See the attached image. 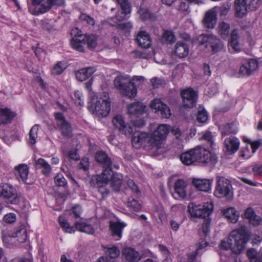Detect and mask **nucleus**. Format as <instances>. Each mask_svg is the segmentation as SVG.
Returning <instances> with one entry per match:
<instances>
[{
    "instance_id": "42",
    "label": "nucleus",
    "mask_w": 262,
    "mask_h": 262,
    "mask_svg": "<svg viewBox=\"0 0 262 262\" xmlns=\"http://www.w3.org/2000/svg\"><path fill=\"white\" fill-rule=\"evenodd\" d=\"M176 40V37L173 33L169 30H166L162 35V41L167 44H172Z\"/></svg>"
},
{
    "instance_id": "33",
    "label": "nucleus",
    "mask_w": 262,
    "mask_h": 262,
    "mask_svg": "<svg viewBox=\"0 0 262 262\" xmlns=\"http://www.w3.org/2000/svg\"><path fill=\"white\" fill-rule=\"evenodd\" d=\"M245 217L249 220V222L253 226H258L261 222V218L256 215L254 209L251 207H249L246 209L244 213Z\"/></svg>"
},
{
    "instance_id": "47",
    "label": "nucleus",
    "mask_w": 262,
    "mask_h": 262,
    "mask_svg": "<svg viewBox=\"0 0 262 262\" xmlns=\"http://www.w3.org/2000/svg\"><path fill=\"white\" fill-rule=\"evenodd\" d=\"M118 4L120 6L122 10L130 12L131 7L128 0H116Z\"/></svg>"
},
{
    "instance_id": "54",
    "label": "nucleus",
    "mask_w": 262,
    "mask_h": 262,
    "mask_svg": "<svg viewBox=\"0 0 262 262\" xmlns=\"http://www.w3.org/2000/svg\"><path fill=\"white\" fill-rule=\"evenodd\" d=\"M59 222L60 226L65 229L66 232L71 233L73 231V228L69 226L66 220L61 216L59 217Z\"/></svg>"
},
{
    "instance_id": "18",
    "label": "nucleus",
    "mask_w": 262,
    "mask_h": 262,
    "mask_svg": "<svg viewBox=\"0 0 262 262\" xmlns=\"http://www.w3.org/2000/svg\"><path fill=\"white\" fill-rule=\"evenodd\" d=\"M102 247L105 254V258H107L110 262H114L115 259L120 255V250L116 246L107 245L102 246Z\"/></svg>"
},
{
    "instance_id": "3",
    "label": "nucleus",
    "mask_w": 262,
    "mask_h": 262,
    "mask_svg": "<svg viewBox=\"0 0 262 262\" xmlns=\"http://www.w3.org/2000/svg\"><path fill=\"white\" fill-rule=\"evenodd\" d=\"M90 111L99 118L106 117L111 110V101L107 93L102 97H97L93 99L89 106Z\"/></svg>"
},
{
    "instance_id": "30",
    "label": "nucleus",
    "mask_w": 262,
    "mask_h": 262,
    "mask_svg": "<svg viewBox=\"0 0 262 262\" xmlns=\"http://www.w3.org/2000/svg\"><path fill=\"white\" fill-rule=\"evenodd\" d=\"M113 124L116 128L122 131L132 130L133 128L128 124L125 123L121 115L116 116L113 119Z\"/></svg>"
},
{
    "instance_id": "5",
    "label": "nucleus",
    "mask_w": 262,
    "mask_h": 262,
    "mask_svg": "<svg viewBox=\"0 0 262 262\" xmlns=\"http://www.w3.org/2000/svg\"><path fill=\"white\" fill-rule=\"evenodd\" d=\"M214 195L220 198H225L228 200H232L233 191L231 182L225 177H217Z\"/></svg>"
},
{
    "instance_id": "59",
    "label": "nucleus",
    "mask_w": 262,
    "mask_h": 262,
    "mask_svg": "<svg viewBox=\"0 0 262 262\" xmlns=\"http://www.w3.org/2000/svg\"><path fill=\"white\" fill-rule=\"evenodd\" d=\"M220 129H223L225 131L229 130H236L237 129V126L235 122L231 123H228L225 125H222L219 127Z\"/></svg>"
},
{
    "instance_id": "49",
    "label": "nucleus",
    "mask_w": 262,
    "mask_h": 262,
    "mask_svg": "<svg viewBox=\"0 0 262 262\" xmlns=\"http://www.w3.org/2000/svg\"><path fill=\"white\" fill-rule=\"evenodd\" d=\"M54 181L56 186L58 187H64L67 183L65 178L61 174H58L55 177Z\"/></svg>"
},
{
    "instance_id": "62",
    "label": "nucleus",
    "mask_w": 262,
    "mask_h": 262,
    "mask_svg": "<svg viewBox=\"0 0 262 262\" xmlns=\"http://www.w3.org/2000/svg\"><path fill=\"white\" fill-rule=\"evenodd\" d=\"M80 19L81 20L86 21L89 25H94L95 22H94V19L92 18H91V17H90L89 16H88L85 14H81L80 16Z\"/></svg>"
},
{
    "instance_id": "46",
    "label": "nucleus",
    "mask_w": 262,
    "mask_h": 262,
    "mask_svg": "<svg viewBox=\"0 0 262 262\" xmlns=\"http://www.w3.org/2000/svg\"><path fill=\"white\" fill-rule=\"evenodd\" d=\"M153 131H179L178 129L174 130L171 127L167 124H160L157 127L156 125H151Z\"/></svg>"
},
{
    "instance_id": "56",
    "label": "nucleus",
    "mask_w": 262,
    "mask_h": 262,
    "mask_svg": "<svg viewBox=\"0 0 262 262\" xmlns=\"http://www.w3.org/2000/svg\"><path fill=\"white\" fill-rule=\"evenodd\" d=\"M89 159L88 158H83L82 159L79 165H78V168L79 169H83L84 171H86L89 169Z\"/></svg>"
},
{
    "instance_id": "34",
    "label": "nucleus",
    "mask_w": 262,
    "mask_h": 262,
    "mask_svg": "<svg viewBox=\"0 0 262 262\" xmlns=\"http://www.w3.org/2000/svg\"><path fill=\"white\" fill-rule=\"evenodd\" d=\"M110 229L111 235L115 238V240H118L122 237V231L124 226L123 224L119 222H110Z\"/></svg>"
},
{
    "instance_id": "36",
    "label": "nucleus",
    "mask_w": 262,
    "mask_h": 262,
    "mask_svg": "<svg viewBox=\"0 0 262 262\" xmlns=\"http://www.w3.org/2000/svg\"><path fill=\"white\" fill-rule=\"evenodd\" d=\"M15 169L16 171L15 175L17 177H19L23 182L27 183V180L29 173V168L28 166L26 164H20L16 167Z\"/></svg>"
},
{
    "instance_id": "13",
    "label": "nucleus",
    "mask_w": 262,
    "mask_h": 262,
    "mask_svg": "<svg viewBox=\"0 0 262 262\" xmlns=\"http://www.w3.org/2000/svg\"><path fill=\"white\" fill-rule=\"evenodd\" d=\"M150 107L160 114L162 118H169L171 114L169 107L163 103L160 99H155L150 103Z\"/></svg>"
},
{
    "instance_id": "40",
    "label": "nucleus",
    "mask_w": 262,
    "mask_h": 262,
    "mask_svg": "<svg viewBox=\"0 0 262 262\" xmlns=\"http://www.w3.org/2000/svg\"><path fill=\"white\" fill-rule=\"evenodd\" d=\"M35 168L36 169L42 168V173L46 175L48 174L51 170L50 165L42 158H39L36 161Z\"/></svg>"
},
{
    "instance_id": "7",
    "label": "nucleus",
    "mask_w": 262,
    "mask_h": 262,
    "mask_svg": "<svg viewBox=\"0 0 262 262\" xmlns=\"http://www.w3.org/2000/svg\"><path fill=\"white\" fill-rule=\"evenodd\" d=\"M195 148V154L197 162L204 164L215 163L217 161L216 155L202 146H196Z\"/></svg>"
},
{
    "instance_id": "57",
    "label": "nucleus",
    "mask_w": 262,
    "mask_h": 262,
    "mask_svg": "<svg viewBox=\"0 0 262 262\" xmlns=\"http://www.w3.org/2000/svg\"><path fill=\"white\" fill-rule=\"evenodd\" d=\"M127 185L129 188H130L132 190L137 194L140 193V191L137 185V184L131 179H129L127 181Z\"/></svg>"
},
{
    "instance_id": "29",
    "label": "nucleus",
    "mask_w": 262,
    "mask_h": 262,
    "mask_svg": "<svg viewBox=\"0 0 262 262\" xmlns=\"http://www.w3.org/2000/svg\"><path fill=\"white\" fill-rule=\"evenodd\" d=\"M194 154L195 148L191 149L187 152L182 154L180 156V160L184 164L190 165L197 162Z\"/></svg>"
},
{
    "instance_id": "31",
    "label": "nucleus",
    "mask_w": 262,
    "mask_h": 262,
    "mask_svg": "<svg viewBox=\"0 0 262 262\" xmlns=\"http://www.w3.org/2000/svg\"><path fill=\"white\" fill-rule=\"evenodd\" d=\"M95 71L96 69L94 67H88L78 70L75 75L78 80L83 81L91 77Z\"/></svg>"
},
{
    "instance_id": "50",
    "label": "nucleus",
    "mask_w": 262,
    "mask_h": 262,
    "mask_svg": "<svg viewBox=\"0 0 262 262\" xmlns=\"http://www.w3.org/2000/svg\"><path fill=\"white\" fill-rule=\"evenodd\" d=\"M150 83L154 88H158L164 85L165 84V81L161 78L154 77L150 79Z\"/></svg>"
},
{
    "instance_id": "48",
    "label": "nucleus",
    "mask_w": 262,
    "mask_h": 262,
    "mask_svg": "<svg viewBox=\"0 0 262 262\" xmlns=\"http://www.w3.org/2000/svg\"><path fill=\"white\" fill-rule=\"evenodd\" d=\"M128 206L132 208L134 211H138L141 208V206L138 201L133 199H129L127 202Z\"/></svg>"
},
{
    "instance_id": "11",
    "label": "nucleus",
    "mask_w": 262,
    "mask_h": 262,
    "mask_svg": "<svg viewBox=\"0 0 262 262\" xmlns=\"http://www.w3.org/2000/svg\"><path fill=\"white\" fill-rule=\"evenodd\" d=\"M183 98V105L185 108H191L196 103L197 95L192 89L184 90L181 92Z\"/></svg>"
},
{
    "instance_id": "8",
    "label": "nucleus",
    "mask_w": 262,
    "mask_h": 262,
    "mask_svg": "<svg viewBox=\"0 0 262 262\" xmlns=\"http://www.w3.org/2000/svg\"><path fill=\"white\" fill-rule=\"evenodd\" d=\"M189 211L191 215L205 219L212 213L213 209L212 204L205 203L203 205H193L190 208L188 206Z\"/></svg>"
},
{
    "instance_id": "63",
    "label": "nucleus",
    "mask_w": 262,
    "mask_h": 262,
    "mask_svg": "<svg viewBox=\"0 0 262 262\" xmlns=\"http://www.w3.org/2000/svg\"><path fill=\"white\" fill-rule=\"evenodd\" d=\"M253 171L254 174L262 176V164L255 165L253 167Z\"/></svg>"
},
{
    "instance_id": "41",
    "label": "nucleus",
    "mask_w": 262,
    "mask_h": 262,
    "mask_svg": "<svg viewBox=\"0 0 262 262\" xmlns=\"http://www.w3.org/2000/svg\"><path fill=\"white\" fill-rule=\"evenodd\" d=\"M229 31L230 25L229 24L223 21L219 25L218 32L222 38L226 39L227 38Z\"/></svg>"
},
{
    "instance_id": "52",
    "label": "nucleus",
    "mask_w": 262,
    "mask_h": 262,
    "mask_svg": "<svg viewBox=\"0 0 262 262\" xmlns=\"http://www.w3.org/2000/svg\"><path fill=\"white\" fill-rule=\"evenodd\" d=\"M207 119L208 115L207 112L204 110V108L198 111L196 118L198 122L204 123L207 121Z\"/></svg>"
},
{
    "instance_id": "14",
    "label": "nucleus",
    "mask_w": 262,
    "mask_h": 262,
    "mask_svg": "<svg viewBox=\"0 0 262 262\" xmlns=\"http://www.w3.org/2000/svg\"><path fill=\"white\" fill-rule=\"evenodd\" d=\"M203 41L206 45L211 48L212 51L216 53L222 50L224 47L223 42L220 39L213 35H204Z\"/></svg>"
},
{
    "instance_id": "25",
    "label": "nucleus",
    "mask_w": 262,
    "mask_h": 262,
    "mask_svg": "<svg viewBox=\"0 0 262 262\" xmlns=\"http://www.w3.org/2000/svg\"><path fill=\"white\" fill-rule=\"evenodd\" d=\"M239 34L237 29H233L230 34V40L228 42L229 47L234 51H240V45L239 43Z\"/></svg>"
},
{
    "instance_id": "39",
    "label": "nucleus",
    "mask_w": 262,
    "mask_h": 262,
    "mask_svg": "<svg viewBox=\"0 0 262 262\" xmlns=\"http://www.w3.org/2000/svg\"><path fill=\"white\" fill-rule=\"evenodd\" d=\"M223 214L232 223H235L237 221L239 215L238 212L233 207L225 209L223 211Z\"/></svg>"
},
{
    "instance_id": "58",
    "label": "nucleus",
    "mask_w": 262,
    "mask_h": 262,
    "mask_svg": "<svg viewBox=\"0 0 262 262\" xmlns=\"http://www.w3.org/2000/svg\"><path fill=\"white\" fill-rule=\"evenodd\" d=\"M233 246L232 242L229 241V238L227 242L222 240L220 245L222 249L227 250L230 249L232 251Z\"/></svg>"
},
{
    "instance_id": "6",
    "label": "nucleus",
    "mask_w": 262,
    "mask_h": 262,
    "mask_svg": "<svg viewBox=\"0 0 262 262\" xmlns=\"http://www.w3.org/2000/svg\"><path fill=\"white\" fill-rule=\"evenodd\" d=\"M112 174L104 175V174H101L93 176L90 181L91 186L98 188V191L102 195L101 199L102 200L106 198L110 193V190L106 188V186Z\"/></svg>"
},
{
    "instance_id": "28",
    "label": "nucleus",
    "mask_w": 262,
    "mask_h": 262,
    "mask_svg": "<svg viewBox=\"0 0 262 262\" xmlns=\"http://www.w3.org/2000/svg\"><path fill=\"white\" fill-rule=\"evenodd\" d=\"M78 40L81 41V45L83 47V45H86L90 49L95 48L97 45V37L94 34L81 36Z\"/></svg>"
},
{
    "instance_id": "24",
    "label": "nucleus",
    "mask_w": 262,
    "mask_h": 262,
    "mask_svg": "<svg viewBox=\"0 0 262 262\" xmlns=\"http://www.w3.org/2000/svg\"><path fill=\"white\" fill-rule=\"evenodd\" d=\"M226 151L229 154H233L239 148V141L235 137H230L225 139L224 141Z\"/></svg>"
},
{
    "instance_id": "64",
    "label": "nucleus",
    "mask_w": 262,
    "mask_h": 262,
    "mask_svg": "<svg viewBox=\"0 0 262 262\" xmlns=\"http://www.w3.org/2000/svg\"><path fill=\"white\" fill-rule=\"evenodd\" d=\"M130 13V12H125V11L121 10L120 12H119L116 14V17L118 21H121L124 20L126 17L127 14H129Z\"/></svg>"
},
{
    "instance_id": "51",
    "label": "nucleus",
    "mask_w": 262,
    "mask_h": 262,
    "mask_svg": "<svg viewBox=\"0 0 262 262\" xmlns=\"http://www.w3.org/2000/svg\"><path fill=\"white\" fill-rule=\"evenodd\" d=\"M200 140L206 141L210 147H212L214 144L213 136L211 132H205V133L200 138Z\"/></svg>"
},
{
    "instance_id": "16",
    "label": "nucleus",
    "mask_w": 262,
    "mask_h": 262,
    "mask_svg": "<svg viewBox=\"0 0 262 262\" xmlns=\"http://www.w3.org/2000/svg\"><path fill=\"white\" fill-rule=\"evenodd\" d=\"M8 237L17 238V240L20 242H25L27 238V230L24 225H21L17 228L15 229L13 233H9L8 234ZM7 237L6 235H3V238L6 239Z\"/></svg>"
},
{
    "instance_id": "35",
    "label": "nucleus",
    "mask_w": 262,
    "mask_h": 262,
    "mask_svg": "<svg viewBox=\"0 0 262 262\" xmlns=\"http://www.w3.org/2000/svg\"><path fill=\"white\" fill-rule=\"evenodd\" d=\"M247 0H235V7L236 15L243 17L246 15L249 6L246 3Z\"/></svg>"
},
{
    "instance_id": "44",
    "label": "nucleus",
    "mask_w": 262,
    "mask_h": 262,
    "mask_svg": "<svg viewBox=\"0 0 262 262\" xmlns=\"http://www.w3.org/2000/svg\"><path fill=\"white\" fill-rule=\"evenodd\" d=\"M113 174L114 173L112 171L111 177L110 178L111 180V186L114 191H119L121 186L122 181L121 179L113 176Z\"/></svg>"
},
{
    "instance_id": "12",
    "label": "nucleus",
    "mask_w": 262,
    "mask_h": 262,
    "mask_svg": "<svg viewBox=\"0 0 262 262\" xmlns=\"http://www.w3.org/2000/svg\"><path fill=\"white\" fill-rule=\"evenodd\" d=\"M258 68V62L253 59H250L243 63L240 67L238 75L239 76H249Z\"/></svg>"
},
{
    "instance_id": "32",
    "label": "nucleus",
    "mask_w": 262,
    "mask_h": 262,
    "mask_svg": "<svg viewBox=\"0 0 262 262\" xmlns=\"http://www.w3.org/2000/svg\"><path fill=\"white\" fill-rule=\"evenodd\" d=\"M175 193L178 196L182 199L186 197V184L185 182L182 179H178L174 183V186Z\"/></svg>"
},
{
    "instance_id": "10",
    "label": "nucleus",
    "mask_w": 262,
    "mask_h": 262,
    "mask_svg": "<svg viewBox=\"0 0 262 262\" xmlns=\"http://www.w3.org/2000/svg\"><path fill=\"white\" fill-rule=\"evenodd\" d=\"M0 196L7 199L11 204H17L19 201L15 189L8 184L0 185Z\"/></svg>"
},
{
    "instance_id": "60",
    "label": "nucleus",
    "mask_w": 262,
    "mask_h": 262,
    "mask_svg": "<svg viewBox=\"0 0 262 262\" xmlns=\"http://www.w3.org/2000/svg\"><path fill=\"white\" fill-rule=\"evenodd\" d=\"M4 220L7 223H13L16 220V215L13 213H8L4 216Z\"/></svg>"
},
{
    "instance_id": "15",
    "label": "nucleus",
    "mask_w": 262,
    "mask_h": 262,
    "mask_svg": "<svg viewBox=\"0 0 262 262\" xmlns=\"http://www.w3.org/2000/svg\"><path fill=\"white\" fill-rule=\"evenodd\" d=\"M71 35L72 36V39L71 42V46L75 50L83 52L84 51V47L81 45V41H79L80 37L84 36V34H82L81 31L78 28H75L71 30Z\"/></svg>"
},
{
    "instance_id": "45",
    "label": "nucleus",
    "mask_w": 262,
    "mask_h": 262,
    "mask_svg": "<svg viewBox=\"0 0 262 262\" xmlns=\"http://www.w3.org/2000/svg\"><path fill=\"white\" fill-rule=\"evenodd\" d=\"M138 12L140 15V18L143 20H146L151 17L149 10L142 6H140Z\"/></svg>"
},
{
    "instance_id": "1",
    "label": "nucleus",
    "mask_w": 262,
    "mask_h": 262,
    "mask_svg": "<svg viewBox=\"0 0 262 262\" xmlns=\"http://www.w3.org/2000/svg\"><path fill=\"white\" fill-rule=\"evenodd\" d=\"M168 132H133L132 143L137 148L142 145L153 156L163 151Z\"/></svg>"
},
{
    "instance_id": "61",
    "label": "nucleus",
    "mask_w": 262,
    "mask_h": 262,
    "mask_svg": "<svg viewBox=\"0 0 262 262\" xmlns=\"http://www.w3.org/2000/svg\"><path fill=\"white\" fill-rule=\"evenodd\" d=\"M230 5L228 3L224 4L220 7V14L225 15L230 10Z\"/></svg>"
},
{
    "instance_id": "23",
    "label": "nucleus",
    "mask_w": 262,
    "mask_h": 262,
    "mask_svg": "<svg viewBox=\"0 0 262 262\" xmlns=\"http://www.w3.org/2000/svg\"><path fill=\"white\" fill-rule=\"evenodd\" d=\"M216 13L213 10L207 11L203 19V24L205 27L208 29H212L216 23Z\"/></svg>"
},
{
    "instance_id": "19",
    "label": "nucleus",
    "mask_w": 262,
    "mask_h": 262,
    "mask_svg": "<svg viewBox=\"0 0 262 262\" xmlns=\"http://www.w3.org/2000/svg\"><path fill=\"white\" fill-rule=\"evenodd\" d=\"M189 52L187 44L184 41H179L174 47V53L179 58L187 57Z\"/></svg>"
},
{
    "instance_id": "9",
    "label": "nucleus",
    "mask_w": 262,
    "mask_h": 262,
    "mask_svg": "<svg viewBox=\"0 0 262 262\" xmlns=\"http://www.w3.org/2000/svg\"><path fill=\"white\" fill-rule=\"evenodd\" d=\"M95 159L97 163L103 167L101 174L110 175L112 174V161L111 159L104 151L101 150L96 152Z\"/></svg>"
},
{
    "instance_id": "55",
    "label": "nucleus",
    "mask_w": 262,
    "mask_h": 262,
    "mask_svg": "<svg viewBox=\"0 0 262 262\" xmlns=\"http://www.w3.org/2000/svg\"><path fill=\"white\" fill-rule=\"evenodd\" d=\"M81 94L79 91L75 92L74 94V96L73 97V100H74L75 103L76 105L79 106H82L83 104V102L81 99Z\"/></svg>"
},
{
    "instance_id": "26",
    "label": "nucleus",
    "mask_w": 262,
    "mask_h": 262,
    "mask_svg": "<svg viewBox=\"0 0 262 262\" xmlns=\"http://www.w3.org/2000/svg\"><path fill=\"white\" fill-rule=\"evenodd\" d=\"M16 113L9 108L0 109V124H6L11 122Z\"/></svg>"
},
{
    "instance_id": "20",
    "label": "nucleus",
    "mask_w": 262,
    "mask_h": 262,
    "mask_svg": "<svg viewBox=\"0 0 262 262\" xmlns=\"http://www.w3.org/2000/svg\"><path fill=\"white\" fill-rule=\"evenodd\" d=\"M122 254L127 262H138L141 258L139 253L132 248H124Z\"/></svg>"
},
{
    "instance_id": "38",
    "label": "nucleus",
    "mask_w": 262,
    "mask_h": 262,
    "mask_svg": "<svg viewBox=\"0 0 262 262\" xmlns=\"http://www.w3.org/2000/svg\"><path fill=\"white\" fill-rule=\"evenodd\" d=\"M76 230L85 233L93 235L95 233V229L92 225L84 222H76L75 223Z\"/></svg>"
},
{
    "instance_id": "43",
    "label": "nucleus",
    "mask_w": 262,
    "mask_h": 262,
    "mask_svg": "<svg viewBox=\"0 0 262 262\" xmlns=\"http://www.w3.org/2000/svg\"><path fill=\"white\" fill-rule=\"evenodd\" d=\"M67 65L66 63L59 61L53 68L52 74L54 75H58L61 74L63 71L67 68Z\"/></svg>"
},
{
    "instance_id": "2",
    "label": "nucleus",
    "mask_w": 262,
    "mask_h": 262,
    "mask_svg": "<svg viewBox=\"0 0 262 262\" xmlns=\"http://www.w3.org/2000/svg\"><path fill=\"white\" fill-rule=\"evenodd\" d=\"M250 235L245 226H241L233 230L229 235V241L232 242V252L235 254H239L246 248L249 240Z\"/></svg>"
},
{
    "instance_id": "27",
    "label": "nucleus",
    "mask_w": 262,
    "mask_h": 262,
    "mask_svg": "<svg viewBox=\"0 0 262 262\" xmlns=\"http://www.w3.org/2000/svg\"><path fill=\"white\" fill-rule=\"evenodd\" d=\"M145 105L137 101L129 104L127 106L128 113L130 115H139L142 114L145 111Z\"/></svg>"
},
{
    "instance_id": "53",
    "label": "nucleus",
    "mask_w": 262,
    "mask_h": 262,
    "mask_svg": "<svg viewBox=\"0 0 262 262\" xmlns=\"http://www.w3.org/2000/svg\"><path fill=\"white\" fill-rule=\"evenodd\" d=\"M247 255L251 262L257 261L259 255L255 249H251L248 250L247 252Z\"/></svg>"
},
{
    "instance_id": "21",
    "label": "nucleus",
    "mask_w": 262,
    "mask_h": 262,
    "mask_svg": "<svg viewBox=\"0 0 262 262\" xmlns=\"http://www.w3.org/2000/svg\"><path fill=\"white\" fill-rule=\"evenodd\" d=\"M174 137V144H177V148L181 149L183 147V144L192 137L191 134L189 135L187 132H171Z\"/></svg>"
},
{
    "instance_id": "37",
    "label": "nucleus",
    "mask_w": 262,
    "mask_h": 262,
    "mask_svg": "<svg viewBox=\"0 0 262 262\" xmlns=\"http://www.w3.org/2000/svg\"><path fill=\"white\" fill-rule=\"evenodd\" d=\"M54 117L57 123L61 129L67 131L71 129V124L66 120L63 115L61 113H56Z\"/></svg>"
},
{
    "instance_id": "4",
    "label": "nucleus",
    "mask_w": 262,
    "mask_h": 262,
    "mask_svg": "<svg viewBox=\"0 0 262 262\" xmlns=\"http://www.w3.org/2000/svg\"><path fill=\"white\" fill-rule=\"evenodd\" d=\"M115 88L119 91L123 95L130 98H134L137 94V88L135 83L129 78L119 76L116 77L114 81Z\"/></svg>"
},
{
    "instance_id": "22",
    "label": "nucleus",
    "mask_w": 262,
    "mask_h": 262,
    "mask_svg": "<svg viewBox=\"0 0 262 262\" xmlns=\"http://www.w3.org/2000/svg\"><path fill=\"white\" fill-rule=\"evenodd\" d=\"M136 40L141 47L145 49L149 48L151 44L150 37L145 31L139 32L137 35Z\"/></svg>"
},
{
    "instance_id": "17",
    "label": "nucleus",
    "mask_w": 262,
    "mask_h": 262,
    "mask_svg": "<svg viewBox=\"0 0 262 262\" xmlns=\"http://www.w3.org/2000/svg\"><path fill=\"white\" fill-rule=\"evenodd\" d=\"M192 183L198 190L207 192L210 190L212 181L206 179L193 178Z\"/></svg>"
}]
</instances>
